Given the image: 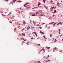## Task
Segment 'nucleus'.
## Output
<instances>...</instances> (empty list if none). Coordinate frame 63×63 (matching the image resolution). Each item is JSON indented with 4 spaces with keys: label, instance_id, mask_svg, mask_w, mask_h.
I'll return each mask as SVG.
<instances>
[{
    "label": "nucleus",
    "instance_id": "1",
    "mask_svg": "<svg viewBox=\"0 0 63 63\" xmlns=\"http://www.w3.org/2000/svg\"><path fill=\"white\" fill-rule=\"evenodd\" d=\"M23 24H26V22L24 21H23Z\"/></svg>",
    "mask_w": 63,
    "mask_h": 63
},
{
    "label": "nucleus",
    "instance_id": "2",
    "mask_svg": "<svg viewBox=\"0 0 63 63\" xmlns=\"http://www.w3.org/2000/svg\"><path fill=\"white\" fill-rule=\"evenodd\" d=\"M22 36H25V34L22 33Z\"/></svg>",
    "mask_w": 63,
    "mask_h": 63
},
{
    "label": "nucleus",
    "instance_id": "3",
    "mask_svg": "<svg viewBox=\"0 0 63 63\" xmlns=\"http://www.w3.org/2000/svg\"><path fill=\"white\" fill-rule=\"evenodd\" d=\"M17 2L18 3H19V2H21V0H19L17 1Z\"/></svg>",
    "mask_w": 63,
    "mask_h": 63
},
{
    "label": "nucleus",
    "instance_id": "4",
    "mask_svg": "<svg viewBox=\"0 0 63 63\" xmlns=\"http://www.w3.org/2000/svg\"><path fill=\"white\" fill-rule=\"evenodd\" d=\"M35 35H36V37H37V34H36V33L35 32L34 33Z\"/></svg>",
    "mask_w": 63,
    "mask_h": 63
},
{
    "label": "nucleus",
    "instance_id": "5",
    "mask_svg": "<svg viewBox=\"0 0 63 63\" xmlns=\"http://www.w3.org/2000/svg\"><path fill=\"white\" fill-rule=\"evenodd\" d=\"M54 23V22H53L51 23H50L49 24H52L53 23Z\"/></svg>",
    "mask_w": 63,
    "mask_h": 63
},
{
    "label": "nucleus",
    "instance_id": "6",
    "mask_svg": "<svg viewBox=\"0 0 63 63\" xmlns=\"http://www.w3.org/2000/svg\"><path fill=\"white\" fill-rule=\"evenodd\" d=\"M28 4V2H26L25 4L26 5H27Z\"/></svg>",
    "mask_w": 63,
    "mask_h": 63
},
{
    "label": "nucleus",
    "instance_id": "7",
    "mask_svg": "<svg viewBox=\"0 0 63 63\" xmlns=\"http://www.w3.org/2000/svg\"><path fill=\"white\" fill-rule=\"evenodd\" d=\"M48 57L47 58H46V59H47V58H48V57H49V56H49V55H48Z\"/></svg>",
    "mask_w": 63,
    "mask_h": 63
},
{
    "label": "nucleus",
    "instance_id": "8",
    "mask_svg": "<svg viewBox=\"0 0 63 63\" xmlns=\"http://www.w3.org/2000/svg\"><path fill=\"white\" fill-rule=\"evenodd\" d=\"M57 48L56 47H55L53 49H55V50H56V49Z\"/></svg>",
    "mask_w": 63,
    "mask_h": 63
},
{
    "label": "nucleus",
    "instance_id": "9",
    "mask_svg": "<svg viewBox=\"0 0 63 63\" xmlns=\"http://www.w3.org/2000/svg\"><path fill=\"white\" fill-rule=\"evenodd\" d=\"M45 1H46V0H43V2L44 4H45Z\"/></svg>",
    "mask_w": 63,
    "mask_h": 63
},
{
    "label": "nucleus",
    "instance_id": "10",
    "mask_svg": "<svg viewBox=\"0 0 63 63\" xmlns=\"http://www.w3.org/2000/svg\"><path fill=\"white\" fill-rule=\"evenodd\" d=\"M56 11H54L53 12V14H54V13H56Z\"/></svg>",
    "mask_w": 63,
    "mask_h": 63
},
{
    "label": "nucleus",
    "instance_id": "11",
    "mask_svg": "<svg viewBox=\"0 0 63 63\" xmlns=\"http://www.w3.org/2000/svg\"><path fill=\"white\" fill-rule=\"evenodd\" d=\"M50 48V47H47V49H49Z\"/></svg>",
    "mask_w": 63,
    "mask_h": 63
},
{
    "label": "nucleus",
    "instance_id": "12",
    "mask_svg": "<svg viewBox=\"0 0 63 63\" xmlns=\"http://www.w3.org/2000/svg\"><path fill=\"white\" fill-rule=\"evenodd\" d=\"M40 5H41V3H40L39 4H38L37 5V6H40Z\"/></svg>",
    "mask_w": 63,
    "mask_h": 63
},
{
    "label": "nucleus",
    "instance_id": "13",
    "mask_svg": "<svg viewBox=\"0 0 63 63\" xmlns=\"http://www.w3.org/2000/svg\"><path fill=\"white\" fill-rule=\"evenodd\" d=\"M50 61V60H49L47 61V62H48V61Z\"/></svg>",
    "mask_w": 63,
    "mask_h": 63
},
{
    "label": "nucleus",
    "instance_id": "14",
    "mask_svg": "<svg viewBox=\"0 0 63 63\" xmlns=\"http://www.w3.org/2000/svg\"><path fill=\"white\" fill-rule=\"evenodd\" d=\"M44 14H42L41 16H43Z\"/></svg>",
    "mask_w": 63,
    "mask_h": 63
},
{
    "label": "nucleus",
    "instance_id": "15",
    "mask_svg": "<svg viewBox=\"0 0 63 63\" xmlns=\"http://www.w3.org/2000/svg\"><path fill=\"white\" fill-rule=\"evenodd\" d=\"M37 62L38 63H41V62H40V61H38Z\"/></svg>",
    "mask_w": 63,
    "mask_h": 63
},
{
    "label": "nucleus",
    "instance_id": "16",
    "mask_svg": "<svg viewBox=\"0 0 63 63\" xmlns=\"http://www.w3.org/2000/svg\"><path fill=\"white\" fill-rule=\"evenodd\" d=\"M41 34H44V32H41Z\"/></svg>",
    "mask_w": 63,
    "mask_h": 63
},
{
    "label": "nucleus",
    "instance_id": "17",
    "mask_svg": "<svg viewBox=\"0 0 63 63\" xmlns=\"http://www.w3.org/2000/svg\"><path fill=\"white\" fill-rule=\"evenodd\" d=\"M51 36H52V35H51V34H50V37H51Z\"/></svg>",
    "mask_w": 63,
    "mask_h": 63
},
{
    "label": "nucleus",
    "instance_id": "18",
    "mask_svg": "<svg viewBox=\"0 0 63 63\" xmlns=\"http://www.w3.org/2000/svg\"><path fill=\"white\" fill-rule=\"evenodd\" d=\"M35 14H33L32 15V16H35Z\"/></svg>",
    "mask_w": 63,
    "mask_h": 63
},
{
    "label": "nucleus",
    "instance_id": "19",
    "mask_svg": "<svg viewBox=\"0 0 63 63\" xmlns=\"http://www.w3.org/2000/svg\"><path fill=\"white\" fill-rule=\"evenodd\" d=\"M59 34H60V31L59 32Z\"/></svg>",
    "mask_w": 63,
    "mask_h": 63
},
{
    "label": "nucleus",
    "instance_id": "20",
    "mask_svg": "<svg viewBox=\"0 0 63 63\" xmlns=\"http://www.w3.org/2000/svg\"><path fill=\"white\" fill-rule=\"evenodd\" d=\"M37 45L38 46H40V44H38Z\"/></svg>",
    "mask_w": 63,
    "mask_h": 63
},
{
    "label": "nucleus",
    "instance_id": "21",
    "mask_svg": "<svg viewBox=\"0 0 63 63\" xmlns=\"http://www.w3.org/2000/svg\"><path fill=\"white\" fill-rule=\"evenodd\" d=\"M42 50H44V48H43V49H42Z\"/></svg>",
    "mask_w": 63,
    "mask_h": 63
},
{
    "label": "nucleus",
    "instance_id": "22",
    "mask_svg": "<svg viewBox=\"0 0 63 63\" xmlns=\"http://www.w3.org/2000/svg\"><path fill=\"white\" fill-rule=\"evenodd\" d=\"M31 40H33V37L31 38Z\"/></svg>",
    "mask_w": 63,
    "mask_h": 63
},
{
    "label": "nucleus",
    "instance_id": "23",
    "mask_svg": "<svg viewBox=\"0 0 63 63\" xmlns=\"http://www.w3.org/2000/svg\"><path fill=\"white\" fill-rule=\"evenodd\" d=\"M22 39L23 40H24V38H21V40H22Z\"/></svg>",
    "mask_w": 63,
    "mask_h": 63
},
{
    "label": "nucleus",
    "instance_id": "24",
    "mask_svg": "<svg viewBox=\"0 0 63 63\" xmlns=\"http://www.w3.org/2000/svg\"><path fill=\"white\" fill-rule=\"evenodd\" d=\"M16 0H14V2H16Z\"/></svg>",
    "mask_w": 63,
    "mask_h": 63
},
{
    "label": "nucleus",
    "instance_id": "25",
    "mask_svg": "<svg viewBox=\"0 0 63 63\" xmlns=\"http://www.w3.org/2000/svg\"><path fill=\"white\" fill-rule=\"evenodd\" d=\"M46 8L47 9H48V8L47 7H46Z\"/></svg>",
    "mask_w": 63,
    "mask_h": 63
},
{
    "label": "nucleus",
    "instance_id": "26",
    "mask_svg": "<svg viewBox=\"0 0 63 63\" xmlns=\"http://www.w3.org/2000/svg\"><path fill=\"white\" fill-rule=\"evenodd\" d=\"M38 12H36V15H37V14H38Z\"/></svg>",
    "mask_w": 63,
    "mask_h": 63
},
{
    "label": "nucleus",
    "instance_id": "27",
    "mask_svg": "<svg viewBox=\"0 0 63 63\" xmlns=\"http://www.w3.org/2000/svg\"><path fill=\"white\" fill-rule=\"evenodd\" d=\"M16 29H14V31H16L15 30H16Z\"/></svg>",
    "mask_w": 63,
    "mask_h": 63
},
{
    "label": "nucleus",
    "instance_id": "28",
    "mask_svg": "<svg viewBox=\"0 0 63 63\" xmlns=\"http://www.w3.org/2000/svg\"><path fill=\"white\" fill-rule=\"evenodd\" d=\"M25 5H26L25 4L24 5V6L25 7H26V6H25Z\"/></svg>",
    "mask_w": 63,
    "mask_h": 63
},
{
    "label": "nucleus",
    "instance_id": "29",
    "mask_svg": "<svg viewBox=\"0 0 63 63\" xmlns=\"http://www.w3.org/2000/svg\"><path fill=\"white\" fill-rule=\"evenodd\" d=\"M59 31H60V29H59Z\"/></svg>",
    "mask_w": 63,
    "mask_h": 63
},
{
    "label": "nucleus",
    "instance_id": "30",
    "mask_svg": "<svg viewBox=\"0 0 63 63\" xmlns=\"http://www.w3.org/2000/svg\"><path fill=\"white\" fill-rule=\"evenodd\" d=\"M40 29H42V27H39Z\"/></svg>",
    "mask_w": 63,
    "mask_h": 63
},
{
    "label": "nucleus",
    "instance_id": "31",
    "mask_svg": "<svg viewBox=\"0 0 63 63\" xmlns=\"http://www.w3.org/2000/svg\"><path fill=\"white\" fill-rule=\"evenodd\" d=\"M57 41V40H56V39H55V42H56Z\"/></svg>",
    "mask_w": 63,
    "mask_h": 63
},
{
    "label": "nucleus",
    "instance_id": "32",
    "mask_svg": "<svg viewBox=\"0 0 63 63\" xmlns=\"http://www.w3.org/2000/svg\"><path fill=\"white\" fill-rule=\"evenodd\" d=\"M60 23H61V22H60L59 23H58V24H60Z\"/></svg>",
    "mask_w": 63,
    "mask_h": 63
},
{
    "label": "nucleus",
    "instance_id": "33",
    "mask_svg": "<svg viewBox=\"0 0 63 63\" xmlns=\"http://www.w3.org/2000/svg\"><path fill=\"white\" fill-rule=\"evenodd\" d=\"M53 8H54V7H52V9H53Z\"/></svg>",
    "mask_w": 63,
    "mask_h": 63
},
{
    "label": "nucleus",
    "instance_id": "34",
    "mask_svg": "<svg viewBox=\"0 0 63 63\" xmlns=\"http://www.w3.org/2000/svg\"><path fill=\"white\" fill-rule=\"evenodd\" d=\"M31 28H34V27H31Z\"/></svg>",
    "mask_w": 63,
    "mask_h": 63
},
{
    "label": "nucleus",
    "instance_id": "35",
    "mask_svg": "<svg viewBox=\"0 0 63 63\" xmlns=\"http://www.w3.org/2000/svg\"><path fill=\"white\" fill-rule=\"evenodd\" d=\"M48 28L49 29L50 28V27H48Z\"/></svg>",
    "mask_w": 63,
    "mask_h": 63
},
{
    "label": "nucleus",
    "instance_id": "36",
    "mask_svg": "<svg viewBox=\"0 0 63 63\" xmlns=\"http://www.w3.org/2000/svg\"><path fill=\"white\" fill-rule=\"evenodd\" d=\"M50 11H52V9H50Z\"/></svg>",
    "mask_w": 63,
    "mask_h": 63
},
{
    "label": "nucleus",
    "instance_id": "37",
    "mask_svg": "<svg viewBox=\"0 0 63 63\" xmlns=\"http://www.w3.org/2000/svg\"><path fill=\"white\" fill-rule=\"evenodd\" d=\"M2 16H5V15H3V14H2Z\"/></svg>",
    "mask_w": 63,
    "mask_h": 63
},
{
    "label": "nucleus",
    "instance_id": "38",
    "mask_svg": "<svg viewBox=\"0 0 63 63\" xmlns=\"http://www.w3.org/2000/svg\"><path fill=\"white\" fill-rule=\"evenodd\" d=\"M33 23L34 24H35V23L34 22H33Z\"/></svg>",
    "mask_w": 63,
    "mask_h": 63
},
{
    "label": "nucleus",
    "instance_id": "39",
    "mask_svg": "<svg viewBox=\"0 0 63 63\" xmlns=\"http://www.w3.org/2000/svg\"><path fill=\"white\" fill-rule=\"evenodd\" d=\"M42 51V50H40V51Z\"/></svg>",
    "mask_w": 63,
    "mask_h": 63
},
{
    "label": "nucleus",
    "instance_id": "40",
    "mask_svg": "<svg viewBox=\"0 0 63 63\" xmlns=\"http://www.w3.org/2000/svg\"><path fill=\"white\" fill-rule=\"evenodd\" d=\"M35 33V32H33L32 34H34V33Z\"/></svg>",
    "mask_w": 63,
    "mask_h": 63
},
{
    "label": "nucleus",
    "instance_id": "41",
    "mask_svg": "<svg viewBox=\"0 0 63 63\" xmlns=\"http://www.w3.org/2000/svg\"><path fill=\"white\" fill-rule=\"evenodd\" d=\"M9 22H10V23H12V22L11 21H9Z\"/></svg>",
    "mask_w": 63,
    "mask_h": 63
},
{
    "label": "nucleus",
    "instance_id": "42",
    "mask_svg": "<svg viewBox=\"0 0 63 63\" xmlns=\"http://www.w3.org/2000/svg\"><path fill=\"white\" fill-rule=\"evenodd\" d=\"M23 43H22V44H21L22 45H23Z\"/></svg>",
    "mask_w": 63,
    "mask_h": 63
},
{
    "label": "nucleus",
    "instance_id": "43",
    "mask_svg": "<svg viewBox=\"0 0 63 63\" xmlns=\"http://www.w3.org/2000/svg\"><path fill=\"white\" fill-rule=\"evenodd\" d=\"M57 4H58V5L59 4V3L58 2L57 3Z\"/></svg>",
    "mask_w": 63,
    "mask_h": 63
},
{
    "label": "nucleus",
    "instance_id": "44",
    "mask_svg": "<svg viewBox=\"0 0 63 63\" xmlns=\"http://www.w3.org/2000/svg\"><path fill=\"white\" fill-rule=\"evenodd\" d=\"M56 8V7H55L54 8V9H55V8Z\"/></svg>",
    "mask_w": 63,
    "mask_h": 63
},
{
    "label": "nucleus",
    "instance_id": "45",
    "mask_svg": "<svg viewBox=\"0 0 63 63\" xmlns=\"http://www.w3.org/2000/svg\"><path fill=\"white\" fill-rule=\"evenodd\" d=\"M62 50H60V52H62Z\"/></svg>",
    "mask_w": 63,
    "mask_h": 63
},
{
    "label": "nucleus",
    "instance_id": "46",
    "mask_svg": "<svg viewBox=\"0 0 63 63\" xmlns=\"http://www.w3.org/2000/svg\"><path fill=\"white\" fill-rule=\"evenodd\" d=\"M56 10H54V12H56Z\"/></svg>",
    "mask_w": 63,
    "mask_h": 63
},
{
    "label": "nucleus",
    "instance_id": "47",
    "mask_svg": "<svg viewBox=\"0 0 63 63\" xmlns=\"http://www.w3.org/2000/svg\"><path fill=\"white\" fill-rule=\"evenodd\" d=\"M19 27H20V26H19L18 27V28H19Z\"/></svg>",
    "mask_w": 63,
    "mask_h": 63
},
{
    "label": "nucleus",
    "instance_id": "48",
    "mask_svg": "<svg viewBox=\"0 0 63 63\" xmlns=\"http://www.w3.org/2000/svg\"><path fill=\"white\" fill-rule=\"evenodd\" d=\"M21 31H23V29H22Z\"/></svg>",
    "mask_w": 63,
    "mask_h": 63
},
{
    "label": "nucleus",
    "instance_id": "49",
    "mask_svg": "<svg viewBox=\"0 0 63 63\" xmlns=\"http://www.w3.org/2000/svg\"><path fill=\"white\" fill-rule=\"evenodd\" d=\"M35 8H36L34 7V8H32V9H35Z\"/></svg>",
    "mask_w": 63,
    "mask_h": 63
},
{
    "label": "nucleus",
    "instance_id": "50",
    "mask_svg": "<svg viewBox=\"0 0 63 63\" xmlns=\"http://www.w3.org/2000/svg\"><path fill=\"white\" fill-rule=\"evenodd\" d=\"M26 41V40H25V39L24 40V41Z\"/></svg>",
    "mask_w": 63,
    "mask_h": 63
},
{
    "label": "nucleus",
    "instance_id": "51",
    "mask_svg": "<svg viewBox=\"0 0 63 63\" xmlns=\"http://www.w3.org/2000/svg\"><path fill=\"white\" fill-rule=\"evenodd\" d=\"M5 1H8V0H4Z\"/></svg>",
    "mask_w": 63,
    "mask_h": 63
},
{
    "label": "nucleus",
    "instance_id": "52",
    "mask_svg": "<svg viewBox=\"0 0 63 63\" xmlns=\"http://www.w3.org/2000/svg\"><path fill=\"white\" fill-rule=\"evenodd\" d=\"M44 38V39L45 38V36H43Z\"/></svg>",
    "mask_w": 63,
    "mask_h": 63
},
{
    "label": "nucleus",
    "instance_id": "53",
    "mask_svg": "<svg viewBox=\"0 0 63 63\" xmlns=\"http://www.w3.org/2000/svg\"><path fill=\"white\" fill-rule=\"evenodd\" d=\"M61 23V24L62 25V23Z\"/></svg>",
    "mask_w": 63,
    "mask_h": 63
},
{
    "label": "nucleus",
    "instance_id": "54",
    "mask_svg": "<svg viewBox=\"0 0 63 63\" xmlns=\"http://www.w3.org/2000/svg\"><path fill=\"white\" fill-rule=\"evenodd\" d=\"M28 8H29V7H27V9H28Z\"/></svg>",
    "mask_w": 63,
    "mask_h": 63
},
{
    "label": "nucleus",
    "instance_id": "55",
    "mask_svg": "<svg viewBox=\"0 0 63 63\" xmlns=\"http://www.w3.org/2000/svg\"><path fill=\"white\" fill-rule=\"evenodd\" d=\"M29 29V28H28L27 29V30H28V29Z\"/></svg>",
    "mask_w": 63,
    "mask_h": 63
},
{
    "label": "nucleus",
    "instance_id": "56",
    "mask_svg": "<svg viewBox=\"0 0 63 63\" xmlns=\"http://www.w3.org/2000/svg\"><path fill=\"white\" fill-rule=\"evenodd\" d=\"M59 25V24L58 23V24H57V26H58Z\"/></svg>",
    "mask_w": 63,
    "mask_h": 63
},
{
    "label": "nucleus",
    "instance_id": "57",
    "mask_svg": "<svg viewBox=\"0 0 63 63\" xmlns=\"http://www.w3.org/2000/svg\"><path fill=\"white\" fill-rule=\"evenodd\" d=\"M43 24H45V23H43Z\"/></svg>",
    "mask_w": 63,
    "mask_h": 63
},
{
    "label": "nucleus",
    "instance_id": "58",
    "mask_svg": "<svg viewBox=\"0 0 63 63\" xmlns=\"http://www.w3.org/2000/svg\"><path fill=\"white\" fill-rule=\"evenodd\" d=\"M53 52H54V50H53Z\"/></svg>",
    "mask_w": 63,
    "mask_h": 63
},
{
    "label": "nucleus",
    "instance_id": "59",
    "mask_svg": "<svg viewBox=\"0 0 63 63\" xmlns=\"http://www.w3.org/2000/svg\"><path fill=\"white\" fill-rule=\"evenodd\" d=\"M56 24V23H55L54 24V25H55Z\"/></svg>",
    "mask_w": 63,
    "mask_h": 63
},
{
    "label": "nucleus",
    "instance_id": "60",
    "mask_svg": "<svg viewBox=\"0 0 63 63\" xmlns=\"http://www.w3.org/2000/svg\"><path fill=\"white\" fill-rule=\"evenodd\" d=\"M47 57H48V56H47V57L46 58H47ZM46 59H47V58H46Z\"/></svg>",
    "mask_w": 63,
    "mask_h": 63
},
{
    "label": "nucleus",
    "instance_id": "61",
    "mask_svg": "<svg viewBox=\"0 0 63 63\" xmlns=\"http://www.w3.org/2000/svg\"><path fill=\"white\" fill-rule=\"evenodd\" d=\"M45 39L46 40H47V38L46 37L45 38Z\"/></svg>",
    "mask_w": 63,
    "mask_h": 63
},
{
    "label": "nucleus",
    "instance_id": "62",
    "mask_svg": "<svg viewBox=\"0 0 63 63\" xmlns=\"http://www.w3.org/2000/svg\"><path fill=\"white\" fill-rule=\"evenodd\" d=\"M53 2V1L52 0L51 1V2Z\"/></svg>",
    "mask_w": 63,
    "mask_h": 63
},
{
    "label": "nucleus",
    "instance_id": "63",
    "mask_svg": "<svg viewBox=\"0 0 63 63\" xmlns=\"http://www.w3.org/2000/svg\"><path fill=\"white\" fill-rule=\"evenodd\" d=\"M23 43H24L25 42H24V41H23Z\"/></svg>",
    "mask_w": 63,
    "mask_h": 63
},
{
    "label": "nucleus",
    "instance_id": "64",
    "mask_svg": "<svg viewBox=\"0 0 63 63\" xmlns=\"http://www.w3.org/2000/svg\"><path fill=\"white\" fill-rule=\"evenodd\" d=\"M46 47V48H47V47Z\"/></svg>",
    "mask_w": 63,
    "mask_h": 63
}]
</instances>
